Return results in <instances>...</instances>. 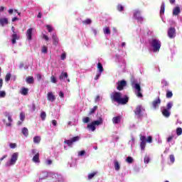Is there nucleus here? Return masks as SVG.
Segmentation results:
<instances>
[{
    "label": "nucleus",
    "instance_id": "nucleus-1",
    "mask_svg": "<svg viewBox=\"0 0 182 182\" xmlns=\"http://www.w3.org/2000/svg\"><path fill=\"white\" fill-rule=\"evenodd\" d=\"M111 100L116 102L118 105H127L129 97L124 95V97H122V92H115L111 95Z\"/></svg>",
    "mask_w": 182,
    "mask_h": 182
},
{
    "label": "nucleus",
    "instance_id": "nucleus-2",
    "mask_svg": "<svg viewBox=\"0 0 182 182\" xmlns=\"http://www.w3.org/2000/svg\"><path fill=\"white\" fill-rule=\"evenodd\" d=\"M102 124H103V119L102 117H100L98 120L93 121L92 123L87 124V129L95 132L96 130V126H100Z\"/></svg>",
    "mask_w": 182,
    "mask_h": 182
},
{
    "label": "nucleus",
    "instance_id": "nucleus-3",
    "mask_svg": "<svg viewBox=\"0 0 182 182\" xmlns=\"http://www.w3.org/2000/svg\"><path fill=\"white\" fill-rule=\"evenodd\" d=\"M140 140H141V143H140L141 150L144 151V150L146 149V143H151V141H153V137H151V136H149L146 139L145 136H140Z\"/></svg>",
    "mask_w": 182,
    "mask_h": 182
},
{
    "label": "nucleus",
    "instance_id": "nucleus-4",
    "mask_svg": "<svg viewBox=\"0 0 182 182\" xmlns=\"http://www.w3.org/2000/svg\"><path fill=\"white\" fill-rule=\"evenodd\" d=\"M144 108L141 105H137L134 112L136 115L137 119H141L143 117V112Z\"/></svg>",
    "mask_w": 182,
    "mask_h": 182
},
{
    "label": "nucleus",
    "instance_id": "nucleus-5",
    "mask_svg": "<svg viewBox=\"0 0 182 182\" xmlns=\"http://www.w3.org/2000/svg\"><path fill=\"white\" fill-rule=\"evenodd\" d=\"M133 87L135 89V95L137 97H143V94H141V87L139 83H132Z\"/></svg>",
    "mask_w": 182,
    "mask_h": 182
},
{
    "label": "nucleus",
    "instance_id": "nucleus-6",
    "mask_svg": "<svg viewBox=\"0 0 182 182\" xmlns=\"http://www.w3.org/2000/svg\"><path fill=\"white\" fill-rule=\"evenodd\" d=\"M18 156H19L18 152L14 153L11 155L10 161L6 164V166H14V164H15V163H16V161H18Z\"/></svg>",
    "mask_w": 182,
    "mask_h": 182
},
{
    "label": "nucleus",
    "instance_id": "nucleus-7",
    "mask_svg": "<svg viewBox=\"0 0 182 182\" xmlns=\"http://www.w3.org/2000/svg\"><path fill=\"white\" fill-rule=\"evenodd\" d=\"M11 31L13 32V34L11 35V43L15 45L16 41H19V36H18V33L15 31V27L12 26Z\"/></svg>",
    "mask_w": 182,
    "mask_h": 182
},
{
    "label": "nucleus",
    "instance_id": "nucleus-8",
    "mask_svg": "<svg viewBox=\"0 0 182 182\" xmlns=\"http://www.w3.org/2000/svg\"><path fill=\"white\" fill-rule=\"evenodd\" d=\"M151 46L153 48V51L154 53L159 52L160 50V43L156 39H153L151 43Z\"/></svg>",
    "mask_w": 182,
    "mask_h": 182
},
{
    "label": "nucleus",
    "instance_id": "nucleus-9",
    "mask_svg": "<svg viewBox=\"0 0 182 182\" xmlns=\"http://www.w3.org/2000/svg\"><path fill=\"white\" fill-rule=\"evenodd\" d=\"M117 90H123L125 86H127V82L124 80H122L117 82Z\"/></svg>",
    "mask_w": 182,
    "mask_h": 182
},
{
    "label": "nucleus",
    "instance_id": "nucleus-10",
    "mask_svg": "<svg viewBox=\"0 0 182 182\" xmlns=\"http://www.w3.org/2000/svg\"><path fill=\"white\" fill-rule=\"evenodd\" d=\"M4 11H5V6H1L0 7V12H4ZM0 24L1 25V26H4V25L8 24V18H0Z\"/></svg>",
    "mask_w": 182,
    "mask_h": 182
},
{
    "label": "nucleus",
    "instance_id": "nucleus-11",
    "mask_svg": "<svg viewBox=\"0 0 182 182\" xmlns=\"http://www.w3.org/2000/svg\"><path fill=\"white\" fill-rule=\"evenodd\" d=\"M134 18L136 19V21H139V22H142L143 17H141V13L139 10H136L134 12Z\"/></svg>",
    "mask_w": 182,
    "mask_h": 182
},
{
    "label": "nucleus",
    "instance_id": "nucleus-12",
    "mask_svg": "<svg viewBox=\"0 0 182 182\" xmlns=\"http://www.w3.org/2000/svg\"><path fill=\"white\" fill-rule=\"evenodd\" d=\"M2 86H4V80L0 78V89H2ZM6 96V92L2 90L0 91V98H4Z\"/></svg>",
    "mask_w": 182,
    "mask_h": 182
},
{
    "label": "nucleus",
    "instance_id": "nucleus-13",
    "mask_svg": "<svg viewBox=\"0 0 182 182\" xmlns=\"http://www.w3.org/2000/svg\"><path fill=\"white\" fill-rule=\"evenodd\" d=\"M32 32H33V28H30L27 30L26 33L27 41H32Z\"/></svg>",
    "mask_w": 182,
    "mask_h": 182
},
{
    "label": "nucleus",
    "instance_id": "nucleus-14",
    "mask_svg": "<svg viewBox=\"0 0 182 182\" xmlns=\"http://www.w3.org/2000/svg\"><path fill=\"white\" fill-rule=\"evenodd\" d=\"M153 109H159V105H160V97H157L155 100L152 102Z\"/></svg>",
    "mask_w": 182,
    "mask_h": 182
},
{
    "label": "nucleus",
    "instance_id": "nucleus-15",
    "mask_svg": "<svg viewBox=\"0 0 182 182\" xmlns=\"http://www.w3.org/2000/svg\"><path fill=\"white\" fill-rule=\"evenodd\" d=\"M168 36L169 38H174L176 36V28H171L168 31Z\"/></svg>",
    "mask_w": 182,
    "mask_h": 182
},
{
    "label": "nucleus",
    "instance_id": "nucleus-16",
    "mask_svg": "<svg viewBox=\"0 0 182 182\" xmlns=\"http://www.w3.org/2000/svg\"><path fill=\"white\" fill-rule=\"evenodd\" d=\"M47 100L49 102H55V100H56V97H55L53 92H48L47 94Z\"/></svg>",
    "mask_w": 182,
    "mask_h": 182
},
{
    "label": "nucleus",
    "instance_id": "nucleus-17",
    "mask_svg": "<svg viewBox=\"0 0 182 182\" xmlns=\"http://www.w3.org/2000/svg\"><path fill=\"white\" fill-rule=\"evenodd\" d=\"M52 39L53 45L58 46V45H59V38H58V36H56V34H53Z\"/></svg>",
    "mask_w": 182,
    "mask_h": 182
},
{
    "label": "nucleus",
    "instance_id": "nucleus-18",
    "mask_svg": "<svg viewBox=\"0 0 182 182\" xmlns=\"http://www.w3.org/2000/svg\"><path fill=\"white\" fill-rule=\"evenodd\" d=\"M120 122H122V117L121 116H117V117H114L112 118V123L114 124H119V123H120Z\"/></svg>",
    "mask_w": 182,
    "mask_h": 182
},
{
    "label": "nucleus",
    "instance_id": "nucleus-19",
    "mask_svg": "<svg viewBox=\"0 0 182 182\" xmlns=\"http://www.w3.org/2000/svg\"><path fill=\"white\" fill-rule=\"evenodd\" d=\"M28 92H29V89H28L26 87H21V90H20V93L23 96H27Z\"/></svg>",
    "mask_w": 182,
    "mask_h": 182
},
{
    "label": "nucleus",
    "instance_id": "nucleus-20",
    "mask_svg": "<svg viewBox=\"0 0 182 182\" xmlns=\"http://www.w3.org/2000/svg\"><path fill=\"white\" fill-rule=\"evenodd\" d=\"M162 114L164 116V117H170V109L164 108L162 109Z\"/></svg>",
    "mask_w": 182,
    "mask_h": 182
},
{
    "label": "nucleus",
    "instance_id": "nucleus-21",
    "mask_svg": "<svg viewBox=\"0 0 182 182\" xmlns=\"http://www.w3.org/2000/svg\"><path fill=\"white\" fill-rule=\"evenodd\" d=\"M32 161L33 163H41V160L39 159V152H37L36 154L33 157Z\"/></svg>",
    "mask_w": 182,
    "mask_h": 182
},
{
    "label": "nucleus",
    "instance_id": "nucleus-22",
    "mask_svg": "<svg viewBox=\"0 0 182 182\" xmlns=\"http://www.w3.org/2000/svg\"><path fill=\"white\" fill-rule=\"evenodd\" d=\"M21 133H22V134H23V136H25V137H28V136H29V131L28 130V128H26V127H23L22 129Z\"/></svg>",
    "mask_w": 182,
    "mask_h": 182
},
{
    "label": "nucleus",
    "instance_id": "nucleus-23",
    "mask_svg": "<svg viewBox=\"0 0 182 182\" xmlns=\"http://www.w3.org/2000/svg\"><path fill=\"white\" fill-rule=\"evenodd\" d=\"M68 73L66 72H62L60 77H59V79L60 80H63V79H68Z\"/></svg>",
    "mask_w": 182,
    "mask_h": 182
},
{
    "label": "nucleus",
    "instance_id": "nucleus-24",
    "mask_svg": "<svg viewBox=\"0 0 182 182\" xmlns=\"http://www.w3.org/2000/svg\"><path fill=\"white\" fill-rule=\"evenodd\" d=\"M26 82L27 83H28V85H32V83H33V82H34L33 77H32V76L27 77L26 79Z\"/></svg>",
    "mask_w": 182,
    "mask_h": 182
},
{
    "label": "nucleus",
    "instance_id": "nucleus-25",
    "mask_svg": "<svg viewBox=\"0 0 182 182\" xmlns=\"http://www.w3.org/2000/svg\"><path fill=\"white\" fill-rule=\"evenodd\" d=\"M33 143H35V144H39L41 143V136H34Z\"/></svg>",
    "mask_w": 182,
    "mask_h": 182
},
{
    "label": "nucleus",
    "instance_id": "nucleus-26",
    "mask_svg": "<svg viewBox=\"0 0 182 182\" xmlns=\"http://www.w3.org/2000/svg\"><path fill=\"white\" fill-rule=\"evenodd\" d=\"M97 68L99 70L100 73H103L105 70L103 69V65H102L101 63H97Z\"/></svg>",
    "mask_w": 182,
    "mask_h": 182
},
{
    "label": "nucleus",
    "instance_id": "nucleus-27",
    "mask_svg": "<svg viewBox=\"0 0 182 182\" xmlns=\"http://www.w3.org/2000/svg\"><path fill=\"white\" fill-rule=\"evenodd\" d=\"M103 32L105 35H110L111 31H110V27H105L103 28Z\"/></svg>",
    "mask_w": 182,
    "mask_h": 182
},
{
    "label": "nucleus",
    "instance_id": "nucleus-28",
    "mask_svg": "<svg viewBox=\"0 0 182 182\" xmlns=\"http://www.w3.org/2000/svg\"><path fill=\"white\" fill-rule=\"evenodd\" d=\"M114 169L116 170V171H119V170H120V164H119V161H114Z\"/></svg>",
    "mask_w": 182,
    "mask_h": 182
},
{
    "label": "nucleus",
    "instance_id": "nucleus-29",
    "mask_svg": "<svg viewBox=\"0 0 182 182\" xmlns=\"http://www.w3.org/2000/svg\"><path fill=\"white\" fill-rule=\"evenodd\" d=\"M8 120H9V123H6V126L7 127H11V126H12L11 123H12L13 120H12V117L9 115L8 116Z\"/></svg>",
    "mask_w": 182,
    "mask_h": 182
},
{
    "label": "nucleus",
    "instance_id": "nucleus-30",
    "mask_svg": "<svg viewBox=\"0 0 182 182\" xmlns=\"http://www.w3.org/2000/svg\"><path fill=\"white\" fill-rule=\"evenodd\" d=\"M40 117L41 120L45 121L46 119V112H45L44 111L41 112Z\"/></svg>",
    "mask_w": 182,
    "mask_h": 182
},
{
    "label": "nucleus",
    "instance_id": "nucleus-31",
    "mask_svg": "<svg viewBox=\"0 0 182 182\" xmlns=\"http://www.w3.org/2000/svg\"><path fill=\"white\" fill-rule=\"evenodd\" d=\"M178 14H180V7H176L173 9V14L177 16L178 15Z\"/></svg>",
    "mask_w": 182,
    "mask_h": 182
},
{
    "label": "nucleus",
    "instance_id": "nucleus-32",
    "mask_svg": "<svg viewBox=\"0 0 182 182\" xmlns=\"http://www.w3.org/2000/svg\"><path fill=\"white\" fill-rule=\"evenodd\" d=\"M97 110V105H95L92 109L90 110L89 114H93Z\"/></svg>",
    "mask_w": 182,
    "mask_h": 182
},
{
    "label": "nucleus",
    "instance_id": "nucleus-33",
    "mask_svg": "<svg viewBox=\"0 0 182 182\" xmlns=\"http://www.w3.org/2000/svg\"><path fill=\"white\" fill-rule=\"evenodd\" d=\"M117 9L119 12H122V11H124V7L122 4H118L117 6Z\"/></svg>",
    "mask_w": 182,
    "mask_h": 182
},
{
    "label": "nucleus",
    "instance_id": "nucleus-34",
    "mask_svg": "<svg viewBox=\"0 0 182 182\" xmlns=\"http://www.w3.org/2000/svg\"><path fill=\"white\" fill-rule=\"evenodd\" d=\"M96 174H97V172H93L88 174V180H92V178H93V177H95Z\"/></svg>",
    "mask_w": 182,
    "mask_h": 182
},
{
    "label": "nucleus",
    "instance_id": "nucleus-35",
    "mask_svg": "<svg viewBox=\"0 0 182 182\" xmlns=\"http://www.w3.org/2000/svg\"><path fill=\"white\" fill-rule=\"evenodd\" d=\"M11 73H9L6 75V77H5V80L6 82H9L11 80Z\"/></svg>",
    "mask_w": 182,
    "mask_h": 182
},
{
    "label": "nucleus",
    "instance_id": "nucleus-36",
    "mask_svg": "<svg viewBox=\"0 0 182 182\" xmlns=\"http://www.w3.org/2000/svg\"><path fill=\"white\" fill-rule=\"evenodd\" d=\"M82 23H84L85 25H90L92 23V20H90V18H87L83 21Z\"/></svg>",
    "mask_w": 182,
    "mask_h": 182
},
{
    "label": "nucleus",
    "instance_id": "nucleus-37",
    "mask_svg": "<svg viewBox=\"0 0 182 182\" xmlns=\"http://www.w3.org/2000/svg\"><path fill=\"white\" fill-rule=\"evenodd\" d=\"M19 117H20V120L21 122H24L25 121V113L24 112H21L20 115H19Z\"/></svg>",
    "mask_w": 182,
    "mask_h": 182
},
{
    "label": "nucleus",
    "instance_id": "nucleus-38",
    "mask_svg": "<svg viewBox=\"0 0 182 182\" xmlns=\"http://www.w3.org/2000/svg\"><path fill=\"white\" fill-rule=\"evenodd\" d=\"M46 27L49 33L53 32V27H52V26L46 25Z\"/></svg>",
    "mask_w": 182,
    "mask_h": 182
},
{
    "label": "nucleus",
    "instance_id": "nucleus-39",
    "mask_svg": "<svg viewBox=\"0 0 182 182\" xmlns=\"http://www.w3.org/2000/svg\"><path fill=\"white\" fill-rule=\"evenodd\" d=\"M126 162L132 164V163H133V158L132 156H128L126 159Z\"/></svg>",
    "mask_w": 182,
    "mask_h": 182
},
{
    "label": "nucleus",
    "instance_id": "nucleus-40",
    "mask_svg": "<svg viewBox=\"0 0 182 182\" xmlns=\"http://www.w3.org/2000/svg\"><path fill=\"white\" fill-rule=\"evenodd\" d=\"M64 143L68 144V146H72V144H73L72 139L65 140Z\"/></svg>",
    "mask_w": 182,
    "mask_h": 182
},
{
    "label": "nucleus",
    "instance_id": "nucleus-41",
    "mask_svg": "<svg viewBox=\"0 0 182 182\" xmlns=\"http://www.w3.org/2000/svg\"><path fill=\"white\" fill-rule=\"evenodd\" d=\"M144 161L146 164H149V163H150V157L146 156L144 159Z\"/></svg>",
    "mask_w": 182,
    "mask_h": 182
},
{
    "label": "nucleus",
    "instance_id": "nucleus-42",
    "mask_svg": "<svg viewBox=\"0 0 182 182\" xmlns=\"http://www.w3.org/2000/svg\"><path fill=\"white\" fill-rule=\"evenodd\" d=\"M41 52L42 53H48V47H46V46H43L42 47Z\"/></svg>",
    "mask_w": 182,
    "mask_h": 182
},
{
    "label": "nucleus",
    "instance_id": "nucleus-43",
    "mask_svg": "<svg viewBox=\"0 0 182 182\" xmlns=\"http://www.w3.org/2000/svg\"><path fill=\"white\" fill-rule=\"evenodd\" d=\"M176 134H177V136H181V134H182V129L181 128H177Z\"/></svg>",
    "mask_w": 182,
    "mask_h": 182
},
{
    "label": "nucleus",
    "instance_id": "nucleus-44",
    "mask_svg": "<svg viewBox=\"0 0 182 182\" xmlns=\"http://www.w3.org/2000/svg\"><path fill=\"white\" fill-rule=\"evenodd\" d=\"M80 138L79 136H74L71 139V141H73V143H75L76 141H79V139Z\"/></svg>",
    "mask_w": 182,
    "mask_h": 182
},
{
    "label": "nucleus",
    "instance_id": "nucleus-45",
    "mask_svg": "<svg viewBox=\"0 0 182 182\" xmlns=\"http://www.w3.org/2000/svg\"><path fill=\"white\" fill-rule=\"evenodd\" d=\"M83 123H89L90 122V118L89 117H86L82 119Z\"/></svg>",
    "mask_w": 182,
    "mask_h": 182
},
{
    "label": "nucleus",
    "instance_id": "nucleus-46",
    "mask_svg": "<svg viewBox=\"0 0 182 182\" xmlns=\"http://www.w3.org/2000/svg\"><path fill=\"white\" fill-rule=\"evenodd\" d=\"M50 81L52 82V83H56V77L55 76H54V75H52L51 77H50Z\"/></svg>",
    "mask_w": 182,
    "mask_h": 182
},
{
    "label": "nucleus",
    "instance_id": "nucleus-47",
    "mask_svg": "<svg viewBox=\"0 0 182 182\" xmlns=\"http://www.w3.org/2000/svg\"><path fill=\"white\" fill-rule=\"evenodd\" d=\"M171 107H173V103L172 102H168L167 104V109L168 110H170V109H171Z\"/></svg>",
    "mask_w": 182,
    "mask_h": 182
},
{
    "label": "nucleus",
    "instance_id": "nucleus-48",
    "mask_svg": "<svg viewBox=\"0 0 182 182\" xmlns=\"http://www.w3.org/2000/svg\"><path fill=\"white\" fill-rule=\"evenodd\" d=\"M172 96H173V92H170V91H168L167 92H166V97H172Z\"/></svg>",
    "mask_w": 182,
    "mask_h": 182
},
{
    "label": "nucleus",
    "instance_id": "nucleus-49",
    "mask_svg": "<svg viewBox=\"0 0 182 182\" xmlns=\"http://www.w3.org/2000/svg\"><path fill=\"white\" fill-rule=\"evenodd\" d=\"M66 59V53H63L61 55V60H65Z\"/></svg>",
    "mask_w": 182,
    "mask_h": 182
},
{
    "label": "nucleus",
    "instance_id": "nucleus-50",
    "mask_svg": "<svg viewBox=\"0 0 182 182\" xmlns=\"http://www.w3.org/2000/svg\"><path fill=\"white\" fill-rule=\"evenodd\" d=\"M160 14H164V4H161Z\"/></svg>",
    "mask_w": 182,
    "mask_h": 182
},
{
    "label": "nucleus",
    "instance_id": "nucleus-51",
    "mask_svg": "<svg viewBox=\"0 0 182 182\" xmlns=\"http://www.w3.org/2000/svg\"><path fill=\"white\" fill-rule=\"evenodd\" d=\"M52 163H53L52 160H50V159H47L46 160L47 166H50V164H52Z\"/></svg>",
    "mask_w": 182,
    "mask_h": 182
},
{
    "label": "nucleus",
    "instance_id": "nucleus-52",
    "mask_svg": "<svg viewBox=\"0 0 182 182\" xmlns=\"http://www.w3.org/2000/svg\"><path fill=\"white\" fill-rule=\"evenodd\" d=\"M95 102H100V95H97L95 100Z\"/></svg>",
    "mask_w": 182,
    "mask_h": 182
},
{
    "label": "nucleus",
    "instance_id": "nucleus-53",
    "mask_svg": "<svg viewBox=\"0 0 182 182\" xmlns=\"http://www.w3.org/2000/svg\"><path fill=\"white\" fill-rule=\"evenodd\" d=\"M11 149H15L16 148V144H10Z\"/></svg>",
    "mask_w": 182,
    "mask_h": 182
},
{
    "label": "nucleus",
    "instance_id": "nucleus-54",
    "mask_svg": "<svg viewBox=\"0 0 182 182\" xmlns=\"http://www.w3.org/2000/svg\"><path fill=\"white\" fill-rule=\"evenodd\" d=\"M86 153V151H80L79 153H78V156H84V154Z\"/></svg>",
    "mask_w": 182,
    "mask_h": 182
},
{
    "label": "nucleus",
    "instance_id": "nucleus-55",
    "mask_svg": "<svg viewBox=\"0 0 182 182\" xmlns=\"http://www.w3.org/2000/svg\"><path fill=\"white\" fill-rule=\"evenodd\" d=\"M43 38L45 39V41H49V37H48V36L46 34L43 35Z\"/></svg>",
    "mask_w": 182,
    "mask_h": 182
},
{
    "label": "nucleus",
    "instance_id": "nucleus-56",
    "mask_svg": "<svg viewBox=\"0 0 182 182\" xmlns=\"http://www.w3.org/2000/svg\"><path fill=\"white\" fill-rule=\"evenodd\" d=\"M101 75H102V73H100L99 74H97L95 77V80H97L100 77Z\"/></svg>",
    "mask_w": 182,
    "mask_h": 182
},
{
    "label": "nucleus",
    "instance_id": "nucleus-57",
    "mask_svg": "<svg viewBox=\"0 0 182 182\" xmlns=\"http://www.w3.org/2000/svg\"><path fill=\"white\" fill-rule=\"evenodd\" d=\"M170 160H171V163H174V156H173V155H171L170 156Z\"/></svg>",
    "mask_w": 182,
    "mask_h": 182
},
{
    "label": "nucleus",
    "instance_id": "nucleus-58",
    "mask_svg": "<svg viewBox=\"0 0 182 182\" xmlns=\"http://www.w3.org/2000/svg\"><path fill=\"white\" fill-rule=\"evenodd\" d=\"M52 124H53V126H57L58 122H57L56 120L53 119V120L52 121Z\"/></svg>",
    "mask_w": 182,
    "mask_h": 182
},
{
    "label": "nucleus",
    "instance_id": "nucleus-59",
    "mask_svg": "<svg viewBox=\"0 0 182 182\" xmlns=\"http://www.w3.org/2000/svg\"><path fill=\"white\" fill-rule=\"evenodd\" d=\"M59 96H60V97H64L65 94H63V92L60 91V92H59Z\"/></svg>",
    "mask_w": 182,
    "mask_h": 182
},
{
    "label": "nucleus",
    "instance_id": "nucleus-60",
    "mask_svg": "<svg viewBox=\"0 0 182 182\" xmlns=\"http://www.w3.org/2000/svg\"><path fill=\"white\" fill-rule=\"evenodd\" d=\"M37 79L38 80H41V79H42V75L41 74H37Z\"/></svg>",
    "mask_w": 182,
    "mask_h": 182
},
{
    "label": "nucleus",
    "instance_id": "nucleus-61",
    "mask_svg": "<svg viewBox=\"0 0 182 182\" xmlns=\"http://www.w3.org/2000/svg\"><path fill=\"white\" fill-rule=\"evenodd\" d=\"M9 15H12V14H14V9H10L9 10Z\"/></svg>",
    "mask_w": 182,
    "mask_h": 182
},
{
    "label": "nucleus",
    "instance_id": "nucleus-62",
    "mask_svg": "<svg viewBox=\"0 0 182 182\" xmlns=\"http://www.w3.org/2000/svg\"><path fill=\"white\" fill-rule=\"evenodd\" d=\"M8 157V155H4L3 157L0 159V161H2L4 159H6Z\"/></svg>",
    "mask_w": 182,
    "mask_h": 182
},
{
    "label": "nucleus",
    "instance_id": "nucleus-63",
    "mask_svg": "<svg viewBox=\"0 0 182 182\" xmlns=\"http://www.w3.org/2000/svg\"><path fill=\"white\" fill-rule=\"evenodd\" d=\"M31 153H32V154H38V153L36 152V149H32V150H31Z\"/></svg>",
    "mask_w": 182,
    "mask_h": 182
},
{
    "label": "nucleus",
    "instance_id": "nucleus-64",
    "mask_svg": "<svg viewBox=\"0 0 182 182\" xmlns=\"http://www.w3.org/2000/svg\"><path fill=\"white\" fill-rule=\"evenodd\" d=\"M37 18H42V13L39 12L37 16Z\"/></svg>",
    "mask_w": 182,
    "mask_h": 182
}]
</instances>
